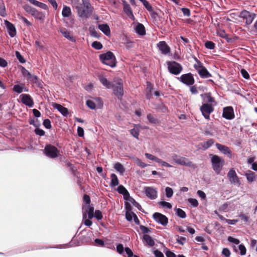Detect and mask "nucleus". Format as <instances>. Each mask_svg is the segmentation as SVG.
<instances>
[{"label": "nucleus", "mask_w": 257, "mask_h": 257, "mask_svg": "<svg viewBox=\"0 0 257 257\" xmlns=\"http://www.w3.org/2000/svg\"><path fill=\"white\" fill-rule=\"evenodd\" d=\"M241 74L242 76L245 79H249L250 78L248 72L244 69L241 70Z\"/></svg>", "instance_id": "nucleus-62"}, {"label": "nucleus", "mask_w": 257, "mask_h": 257, "mask_svg": "<svg viewBox=\"0 0 257 257\" xmlns=\"http://www.w3.org/2000/svg\"><path fill=\"white\" fill-rule=\"evenodd\" d=\"M178 10L181 11L182 14H180L178 12V17H181L183 16V17H189L191 15L190 10L188 8H185V7H178Z\"/></svg>", "instance_id": "nucleus-24"}, {"label": "nucleus", "mask_w": 257, "mask_h": 257, "mask_svg": "<svg viewBox=\"0 0 257 257\" xmlns=\"http://www.w3.org/2000/svg\"><path fill=\"white\" fill-rule=\"evenodd\" d=\"M147 118L149 122L151 123L156 124L158 122L157 119H156L153 115L151 113H149L147 115Z\"/></svg>", "instance_id": "nucleus-48"}, {"label": "nucleus", "mask_w": 257, "mask_h": 257, "mask_svg": "<svg viewBox=\"0 0 257 257\" xmlns=\"http://www.w3.org/2000/svg\"><path fill=\"white\" fill-rule=\"evenodd\" d=\"M196 63L194 64L193 67L198 72L200 77L202 78H207L212 76L207 69L204 66L203 63L197 58H195Z\"/></svg>", "instance_id": "nucleus-2"}, {"label": "nucleus", "mask_w": 257, "mask_h": 257, "mask_svg": "<svg viewBox=\"0 0 257 257\" xmlns=\"http://www.w3.org/2000/svg\"><path fill=\"white\" fill-rule=\"evenodd\" d=\"M197 195L202 200H205L206 199V194L201 190H198L197 191Z\"/></svg>", "instance_id": "nucleus-57"}, {"label": "nucleus", "mask_w": 257, "mask_h": 257, "mask_svg": "<svg viewBox=\"0 0 257 257\" xmlns=\"http://www.w3.org/2000/svg\"><path fill=\"white\" fill-rule=\"evenodd\" d=\"M217 35L221 38L225 39L228 43L232 42V39L228 38V34L223 30L218 32Z\"/></svg>", "instance_id": "nucleus-39"}, {"label": "nucleus", "mask_w": 257, "mask_h": 257, "mask_svg": "<svg viewBox=\"0 0 257 257\" xmlns=\"http://www.w3.org/2000/svg\"><path fill=\"white\" fill-rule=\"evenodd\" d=\"M216 148L221 152L224 155H230V157L231 155V151L230 149L226 146L221 145L219 143H216L215 144Z\"/></svg>", "instance_id": "nucleus-19"}, {"label": "nucleus", "mask_w": 257, "mask_h": 257, "mask_svg": "<svg viewBox=\"0 0 257 257\" xmlns=\"http://www.w3.org/2000/svg\"><path fill=\"white\" fill-rule=\"evenodd\" d=\"M256 176L254 172L250 170L247 171L245 173V176L246 178L247 182L249 184L255 180Z\"/></svg>", "instance_id": "nucleus-22"}, {"label": "nucleus", "mask_w": 257, "mask_h": 257, "mask_svg": "<svg viewBox=\"0 0 257 257\" xmlns=\"http://www.w3.org/2000/svg\"><path fill=\"white\" fill-rule=\"evenodd\" d=\"M166 196L168 198H170L172 196L173 194V190L171 188L167 187L165 189Z\"/></svg>", "instance_id": "nucleus-55"}, {"label": "nucleus", "mask_w": 257, "mask_h": 257, "mask_svg": "<svg viewBox=\"0 0 257 257\" xmlns=\"http://www.w3.org/2000/svg\"><path fill=\"white\" fill-rule=\"evenodd\" d=\"M21 102L25 105L32 107L34 105V101L32 97L28 94H22L20 95Z\"/></svg>", "instance_id": "nucleus-13"}, {"label": "nucleus", "mask_w": 257, "mask_h": 257, "mask_svg": "<svg viewBox=\"0 0 257 257\" xmlns=\"http://www.w3.org/2000/svg\"><path fill=\"white\" fill-rule=\"evenodd\" d=\"M22 73L23 76L25 77L28 81L36 84L38 83V77L36 75H32L25 68L22 67Z\"/></svg>", "instance_id": "nucleus-11"}, {"label": "nucleus", "mask_w": 257, "mask_h": 257, "mask_svg": "<svg viewBox=\"0 0 257 257\" xmlns=\"http://www.w3.org/2000/svg\"><path fill=\"white\" fill-rule=\"evenodd\" d=\"M135 162L137 164V165L141 168H145L147 166V165L145 163L143 162L139 158H136L135 159Z\"/></svg>", "instance_id": "nucleus-51"}, {"label": "nucleus", "mask_w": 257, "mask_h": 257, "mask_svg": "<svg viewBox=\"0 0 257 257\" xmlns=\"http://www.w3.org/2000/svg\"><path fill=\"white\" fill-rule=\"evenodd\" d=\"M94 216L98 220H101L102 218V214L100 210H96L95 211Z\"/></svg>", "instance_id": "nucleus-61"}, {"label": "nucleus", "mask_w": 257, "mask_h": 257, "mask_svg": "<svg viewBox=\"0 0 257 257\" xmlns=\"http://www.w3.org/2000/svg\"><path fill=\"white\" fill-rule=\"evenodd\" d=\"M24 8L25 9V10L28 13L32 15V12H33L34 11V10L35 9V8H32V7L29 6V5H26L24 7Z\"/></svg>", "instance_id": "nucleus-64"}, {"label": "nucleus", "mask_w": 257, "mask_h": 257, "mask_svg": "<svg viewBox=\"0 0 257 257\" xmlns=\"http://www.w3.org/2000/svg\"><path fill=\"white\" fill-rule=\"evenodd\" d=\"M111 182L110 185L112 187H114L118 185L119 181L116 175L114 174H111Z\"/></svg>", "instance_id": "nucleus-42"}, {"label": "nucleus", "mask_w": 257, "mask_h": 257, "mask_svg": "<svg viewBox=\"0 0 257 257\" xmlns=\"http://www.w3.org/2000/svg\"><path fill=\"white\" fill-rule=\"evenodd\" d=\"M178 164L194 168V165L192 162L190 161L188 159L184 157H181L178 159Z\"/></svg>", "instance_id": "nucleus-23"}, {"label": "nucleus", "mask_w": 257, "mask_h": 257, "mask_svg": "<svg viewBox=\"0 0 257 257\" xmlns=\"http://www.w3.org/2000/svg\"><path fill=\"white\" fill-rule=\"evenodd\" d=\"M205 47L209 50H213L215 48V44L211 41H207L204 44Z\"/></svg>", "instance_id": "nucleus-46"}, {"label": "nucleus", "mask_w": 257, "mask_h": 257, "mask_svg": "<svg viewBox=\"0 0 257 257\" xmlns=\"http://www.w3.org/2000/svg\"><path fill=\"white\" fill-rule=\"evenodd\" d=\"M95 102L91 100H88L86 101L87 106L92 109L101 108L103 106V102L100 98H95Z\"/></svg>", "instance_id": "nucleus-12"}, {"label": "nucleus", "mask_w": 257, "mask_h": 257, "mask_svg": "<svg viewBox=\"0 0 257 257\" xmlns=\"http://www.w3.org/2000/svg\"><path fill=\"white\" fill-rule=\"evenodd\" d=\"M92 47L96 50H100L102 48V45L100 42L95 41L92 44Z\"/></svg>", "instance_id": "nucleus-54"}, {"label": "nucleus", "mask_w": 257, "mask_h": 257, "mask_svg": "<svg viewBox=\"0 0 257 257\" xmlns=\"http://www.w3.org/2000/svg\"><path fill=\"white\" fill-rule=\"evenodd\" d=\"M143 239L146 244L152 246L155 244V242L152 237L148 234H145L143 236Z\"/></svg>", "instance_id": "nucleus-37"}, {"label": "nucleus", "mask_w": 257, "mask_h": 257, "mask_svg": "<svg viewBox=\"0 0 257 257\" xmlns=\"http://www.w3.org/2000/svg\"><path fill=\"white\" fill-rule=\"evenodd\" d=\"M158 204L160 206H161L162 207H163V208H165L171 209L172 208L171 204L170 203L167 202L160 201L158 203Z\"/></svg>", "instance_id": "nucleus-49"}, {"label": "nucleus", "mask_w": 257, "mask_h": 257, "mask_svg": "<svg viewBox=\"0 0 257 257\" xmlns=\"http://www.w3.org/2000/svg\"><path fill=\"white\" fill-rule=\"evenodd\" d=\"M187 241V238L184 236H179L178 235V243L183 245Z\"/></svg>", "instance_id": "nucleus-63"}, {"label": "nucleus", "mask_w": 257, "mask_h": 257, "mask_svg": "<svg viewBox=\"0 0 257 257\" xmlns=\"http://www.w3.org/2000/svg\"><path fill=\"white\" fill-rule=\"evenodd\" d=\"M123 11L124 13L130 18L134 17L131 8L125 1H123Z\"/></svg>", "instance_id": "nucleus-26"}, {"label": "nucleus", "mask_w": 257, "mask_h": 257, "mask_svg": "<svg viewBox=\"0 0 257 257\" xmlns=\"http://www.w3.org/2000/svg\"><path fill=\"white\" fill-rule=\"evenodd\" d=\"M31 15L33 16L35 19L42 21L44 20L45 18V14L43 13L39 12L36 9H35L34 11L32 12Z\"/></svg>", "instance_id": "nucleus-31"}, {"label": "nucleus", "mask_w": 257, "mask_h": 257, "mask_svg": "<svg viewBox=\"0 0 257 257\" xmlns=\"http://www.w3.org/2000/svg\"><path fill=\"white\" fill-rule=\"evenodd\" d=\"M111 88H113L114 94L118 98H121L123 94V85L121 80H118L116 84H112Z\"/></svg>", "instance_id": "nucleus-8"}, {"label": "nucleus", "mask_w": 257, "mask_h": 257, "mask_svg": "<svg viewBox=\"0 0 257 257\" xmlns=\"http://www.w3.org/2000/svg\"><path fill=\"white\" fill-rule=\"evenodd\" d=\"M24 84L15 85L13 87V91L18 93H21L23 91L28 92V89L24 87Z\"/></svg>", "instance_id": "nucleus-28"}, {"label": "nucleus", "mask_w": 257, "mask_h": 257, "mask_svg": "<svg viewBox=\"0 0 257 257\" xmlns=\"http://www.w3.org/2000/svg\"><path fill=\"white\" fill-rule=\"evenodd\" d=\"M72 14L71 9L69 7L64 5L62 11V15L63 17L68 18Z\"/></svg>", "instance_id": "nucleus-34"}, {"label": "nucleus", "mask_w": 257, "mask_h": 257, "mask_svg": "<svg viewBox=\"0 0 257 257\" xmlns=\"http://www.w3.org/2000/svg\"><path fill=\"white\" fill-rule=\"evenodd\" d=\"M178 79L181 82L187 86L192 85L195 82L193 75L191 73L183 74L180 78H178Z\"/></svg>", "instance_id": "nucleus-6"}, {"label": "nucleus", "mask_w": 257, "mask_h": 257, "mask_svg": "<svg viewBox=\"0 0 257 257\" xmlns=\"http://www.w3.org/2000/svg\"><path fill=\"white\" fill-rule=\"evenodd\" d=\"M4 23L9 35L12 37H15L17 33L15 26L7 20H5Z\"/></svg>", "instance_id": "nucleus-16"}, {"label": "nucleus", "mask_w": 257, "mask_h": 257, "mask_svg": "<svg viewBox=\"0 0 257 257\" xmlns=\"http://www.w3.org/2000/svg\"><path fill=\"white\" fill-rule=\"evenodd\" d=\"M238 247L240 250V254L241 255H244L246 254V251L245 246L243 244H240L238 245Z\"/></svg>", "instance_id": "nucleus-50"}, {"label": "nucleus", "mask_w": 257, "mask_h": 257, "mask_svg": "<svg viewBox=\"0 0 257 257\" xmlns=\"http://www.w3.org/2000/svg\"><path fill=\"white\" fill-rule=\"evenodd\" d=\"M99 79L102 84L107 88H110L112 87V84L109 82L106 78L103 76H100Z\"/></svg>", "instance_id": "nucleus-36"}, {"label": "nucleus", "mask_w": 257, "mask_h": 257, "mask_svg": "<svg viewBox=\"0 0 257 257\" xmlns=\"http://www.w3.org/2000/svg\"><path fill=\"white\" fill-rule=\"evenodd\" d=\"M82 209L84 211L83 212H86V215L88 214V218L92 219L94 217V207L90 205L85 206L83 205Z\"/></svg>", "instance_id": "nucleus-20"}, {"label": "nucleus", "mask_w": 257, "mask_h": 257, "mask_svg": "<svg viewBox=\"0 0 257 257\" xmlns=\"http://www.w3.org/2000/svg\"><path fill=\"white\" fill-rule=\"evenodd\" d=\"M145 193L146 195L152 199H155L157 196V191L155 189L151 187H146Z\"/></svg>", "instance_id": "nucleus-21"}, {"label": "nucleus", "mask_w": 257, "mask_h": 257, "mask_svg": "<svg viewBox=\"0 0 257 257\" xmlns=\"http://www.w3.org/2000/svg\"><path fill=\"white\" fill-rule=\"evenodd\" d=\"M135 214H135L133 212L126 211V214H125L126 219L128 221H131L132 220V219H133V217H134V215Z\"/></svg>", "instance_id": "nucleus-58"}, {"label": "nucleus", "mask_w": 257, "mask_h": 257, "mask_svg": "<svg viewBox=\"0 0 257 257\" xmlns=\"http://www.w3.org/2000/svg\"><path fill=\"white\" fill-rule=\"evenodd\" d=\"M60 32L63 36L67 39L72 42H74L75 41L74 38L71 36L70 32L67 31L66 30H61Z\"/></svg>", "instance_id": "nucleus-41"}, {"label": "nucleus", "mask_w": 257, "mask_h": 257, "mask_svg": "<svg viewBox=\"0 0 257 257\" xmlns=\"http://www.w3.org/2000/svg\"><path fill=\"white\" fill-rule=\"evenodd\" d=\"M227 176L231 184L236 185L238 186L240 185V181L233 168L231 169L229 171Z\"/></svg>", "instance_id": "nucleus-9"}, {"label": "nucleus", "mask_w": 257, "mask_h": 257, "mask_svg": "<svg viewBox=\"0 0 257 257\" xmlns=\"http://www.w3.org/2000/svg\"><path fill=\"white\" fill-rule=\"evenodd\" d=\"M200 109L202 113V114L204 117V118L206 119H210V114L214 110V108L211 106V105L209 104L208 103L203 104L200 107Z\"/></svg>", "instance_id": "nucleus-7"}, {"label": "nucleus", "mask_w": 257, "mask_h": 257, "mask_svg": "<svg viewBox=\"0 0 257 257\" xmlns=\"http://www.w3.org/2000/svg\"><path fill=\"white\" fill-rule=\"evenodd\" d=\"M239 17L245 20V24L247 25H249L252 23V21L254 19L255 14L246 10H243L240 13Z\"/></svg>", "instance_id": "nucleus-5"}, {"label": "nucleus", "mask_w": 257, "mask_h": 257, "mask_svg": "<svg viewBox=\"0 0 257 257\" xmlns=\"http://www.w3.org/2000/svg\"><path fill=\"white\" fill-rule=\"evenodd\" d=\"M210 156H211V161L212 168L215 173L218 174L222 169L224 161L217 155L211 154Z\"/></svg>", "instance_id": "nucleus-4"}, {"label": "nucleus", "mask_w": 257, "mask_h": 257, "mask_svg": "<svg viewBox=\"0 0 257 257\" xmlns=\"http://www.w3.org/2000/svg\"><path fill=\"white\" fill-rule=\"evenodd\" d=\"M99 29L106 36H108L110 34L109 27L107 24H100L98 25Z\"/></svg>", "instance_id": "nucleus-33"}, {"label": "nucleus", "mask_w": 257, "mask_h": 257, "mask_svg": "<svg viewBox=\"0 0 257 257\" xmlns=\"http://www.w3.org/2000/svg\"><path fill=\"white\" fill-rule=\"evenodd\" d=\"M82 4L75 6L78 15L82 18H88L91 13V7L88 0H82Z\"/></svg>", "instance_id": "nucleus-1"}, {"label": "nucleus", "mask_w": 257, "mask_h": 257, "mask_svg": "<svg viewBox=\"0 0 257 257\" xmlns=\"http://www.w3.org/2000/svg\"><path fill=\"white\" fill-rule=\"evenodd\" d=\"M100 61L104 64L114 67L116 66V59L114 54L110 51L100 55Z\"/></svg>", "instance_id": "nucleus-3"}, {"label": "nucleus", "mask_w": 257, "mask_h": 257, "mask_svg": "<svg viewBox=\"0 0 257 257\" xmlns=\"http://www.w3.org/2000/svg\"><path fill=\"white\" fill-rule=\"evenodd\" d=\"M117 191L123 195V197L125 200L130 199V194L127 190L122 185H119L117 188Z\"/></svg>", "instance_id": "nucleus-27"}, {"label": "nucleus", "mask_w": 257, "mask_h": 257, "mask_svg": "<svg viewBox=\"0 0 257 257\" xmlns=\"http://www.w3.org/2000/svg\"><path fill=\"white\" fill-rule=\"evenodd\" d=\"M168 67L169 72L174 74H177V63L173 62H168Z\"/></svg>", "instance_id": "nucleus-30"}, {"label": "nucleus", "mask_w": 257, "mask_h": 257, "mask_svg": "<svg viewBox=\"0 0 257 257\" xmlns=\"http://www.w3.org/2000/svg\"><path fill=\"white\" fill-rule=\"evenodd\" d=\"M153 217L157 222H159L163 225H166L168 223L167 218L165 215L160 213H155L153 214Z\"/></svg>", "instance_id": "nucleus-15"}, {"label": "nucleus", "mask_w": 257, "mask_h": 257, "mask_svg": "<svg viewBox=\"0 0 257 257\" xmlns=\"http://www.w3.org/2000/svg\"><path fill=\"white\" fill-rule=\"evenodd\" d=\"M114 169L120 173H123L125 171L123 166L119 163H117L114 165Z\"/></svg>", "instance_id": "nucleus-45"}, {"label": "nucleus", "mask_w": 257, "mask_h": 257, "mask_svg": "<svg viewBox=\"0 0 257 257\" xmlns=\"http://www.w3.org/2000/svg\"><path fill=\"white\" fill-rule=\"evenodd\" d=\"M153 86L150 82H147V88H146V98L148 99H150L152 97V90Z\"/></svg>", "instance_id": "nucleus-38"}, {"label": "nucleus", "mask_w": 257, "mask_h": 257, "mask_svg": "<svg viewBox=\"0 0 257 257\" xmlns=\"http://www.w3.org/2000/svg\"><path fill=\"white\" fill-rule=\"evenodd\" d=\"M140 127L139 124H135L134 127L130 131L131 134L137 139H139Z\"/></svg>", "instance_id": "nucleus-32"}, {"label": "nucleus", "mask_w": 257, "mask_h": 257, "mask_svg": "<svg viewBox=\"0 0 257 257\" xmlns=\"http://www.w3.org/2000/svg\"><path fill=\"white\" fill-rule=\"evenodd\" d=\"M29 1L30 2V3H31L32 4L36 6H37L38 7H40L44 10H47L48 9V7L45 4H43L42 3H41V2H39L36 0H29Z\"/></svg>", "instance_id": "nucleus-40"}, {"label": "nucleus", "mask_w": 257, "mask_h": 257, "mask_svg": "<svg viewBox=\"0 0 257 257\" xmlns=\"http://www.w3.org/2000/svg\"><path fill=\"white\" fill-rule=\"evenodd\" d=\"M16 56L17 58L19 60L20 62L22 63H24L26 62L25 59L23 58V57L21 55L20 53L18 51L16 52Z\"/></svg>", "instance_id": "nucleus-60"}, {"label": "nucleus", "mask_w": 257, "mask_h": 257, "mask_svg": "<svg viewBox=\"0 0 257 257\" xmlns=\"http://www.w3.org/2000/svg\"><path fill=\"white\" fill-rule=\"evenodd\" d=\"M186 216V213L182 209L178 208V217L181 218H185Z\"/></svg>", "instance_id": "nucleus-59"}, {"label": "nucleus", "mask_w": 257, "mask_h": 257, "mask_svg": "<svg viewBox=\"0 0 257 257\" xmlns=\"http://www.w3.org/2000/svg\"><path fill=\"white\" fill-rule=\"evenodd\" d=\"M0 15L2 17L6 15L5 6L3 2L0 3Z\"/></svg>", "instance_id": "nucleus-52"}, {"label": "nucleus", "mask_w": 257, "mask_h": 257, "mask_svg": "<svg viewBox=\"0 0 257 257\" xmlns=\"http://www.w3.org/2000/svg\"><path fill=\"white\" fill-rule=\"evenodd\" d=\"M18 17L20 20H22L27 26H31L32 25V23L22 15L19 14Z\"/></svg>", "instance_id": "nucleus-53"}, {"label": "nucleus", "mask_w": 257, "mask_h": 257, "mask_svg": "<svg viewBox=\"0 0 257 257\" xmlns=\"http://www.w3.org/2000/svg\"><path fill=\"white\" fill-rule=\"evenodd\" d=\"M135 32L140 35H145L146 34V30L144 26L141 23H138L136 26Z\"/></svg>", "instance_id": "nucleus-29"}, {"label": "nucleus", "mask_w": 257, "mask_h": 257, "mask_svg": "<svg viewBox=\"0 0 257 257\" xmlns=\"http://www.w3.org/2000/svg\"><path fill=\"white\" fill-rule=\"evenodd\" d=\"M141 2L143 3L144 7L146 8V9L149 12L153 11V8L151 5L149 4V3L146 0H141Z\"/></svg>", "instance_id": "nucleus-47"}, {"label": "nucleus", "mask_w": 257, "mask_h": 257, "mask_svg": "<svg viewBox=\"0 0 257 257\" xmlns=\"http://www.w3.org/2000/svg\"><path fill=\"white\" fill-rule=\"evenodd\" d=\"M51 105L53 108L57 109L63 115L66 116L68 115V109L60 104L52 103Z\"/></svg>", "instance_id": "nucleus-17"}, {"label": "nucleus", "mask_w": 257, "mask_h": 257, "mask_svg": "<svg viewBox=\"0 0 257 257\" xmlns=\"http://www.w3.org/2000/svg\"><path fill=\"white\" fill-rule=\"evenodd\" d=\"M45 153L47 156L51 158H56L58 156L59 151L54 146L47 145L45 148Z\"/></svg>", "instance_id": "nucleus-10"}, {"label": "nucleus", "mask_w": 257, "mask_h": 257, "mask_svg": "<svg viewBox=\"0 0 257 257\" xmlns=\"http://www.w3.org/2000/svg\"><path fill=\"white\" fill-rule=\"evenodd\" d=\"M157 46L163 54L166 55L170 52V48L165 41L160 42L157 44Z\"/></svg>", "instance_id": "nucleus-18"}, {"label": "nucleus", "mask_w": 257, "mask_h": 257, "mask_svg": "<svg viewBox=\"0 0 257 257\" xmlns=\"http://www.w3.org/2000/svg\"><path fill=\"white\" fill-rule=\"evenodd\" d=\"M91 219H87L86 212H83V220L84 224L86 226H90L92 225V222L90 220Z\"/></svg>", "instance_id": "nucleus-44"}, {"label": "nucleus", "mask_w": 257, "mask_h": 257, "mask_svg": "<svg viewBox=\"0 0 257 257\" xmlns=\"http://www.w3.org/2000/svg\"><path fill=\"white\" fill-rule=\"evenodd\" d=\"M146 158L149 160L154 161L157 162L159 161V158L149 153H145V154Z\"/></svg>", "instance_id": "nucleus-56"}, {"label": "nucleus", "mask_w": 257, "mask_h": 257, "mask_svg": "<svg viewBox=\"0 0 257 257\" xmlns=\"http://www.w3.org/2000/svg\"><path fill=\"white\" fill-rule=\"evenodd\" d=\"M187 202L191 207H196L198 206V202L197 199L192 198H189L187 199Z\"/></svg>", "instance_id": "nucleus-43"}, {"label": "nucleus", "mask_w": 257, "mask_h": 257, "mask_svg": "<svg viewBox=\"0 0 257 257\" xmlns=\"http://www.w3.org/2000/svg\"><path fill=\"white\" fill-rule=\"evenodd\" d=\"M222 116L228 120H231L234 118V113L232 107L227 106L224 107L223 110Z\"/></svg>", "instance_id": "nucleus-14"}, {"label": "nucleus", "mask_w": 257, "mask_h": 257, "mask_svg": "<svg viewBox=\"0 0 257 257\" xmlns=\"http://www.w3.org/2000/svg\"><path fill=\"white\" fill-rule=\"evenodd\" d=\"M214 142L213 139H210L207 141L203 142L200 144V145L202 147L204 150H207L209 148L212 146L214 144Z\"/></svg>", "instance_id": "nucleus-35"}, {"label": "nucleus", "mask_w": 257, "mask_h": 257, "mask_svg": "<svg viewBox=\"0 0 257 257\" xmlns=\"http://www.w3.org/2000/svg\"><path fill=\"white\" fill-rule=\"evenodd\" d=\"M200 96L205 103L215 102L214 98L211 96L210 93L201 94Z\"/></svg>", "instance_id": "nucleus-25"}]
</instances>
